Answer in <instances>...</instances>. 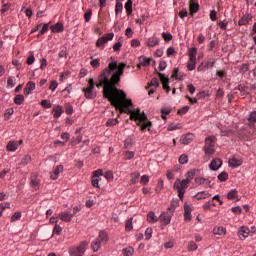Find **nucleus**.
<instances>
[{"mask_svg":"<svg viewBox=\"0 0 256 256\" xmlns=\"http://www.w3.org/2000/svg\"><path fill=\"white\" fill-rule=\"evenodd\" d=\"M25 101V96L18 94L14 98L15 105H23V102Z\"/></svg>","mask_w":256,"mask_h":256,"instance_id":"obj_33","label":"nucleus"},{"mask_svg":"<svg viewBox=\"0 0 256 256\" xmlns=\"http://www.w3.org/2000/svg\"><path fill=\"white\" fill-rule=\"evenodd\" d=\"M219 181H227L229 179V174L227 172H222L218 175Z\"/></svg>","mask_w":256,"mask_h":256,"instance_id":"obj_48","label":"nucleus"},{"mask_svg":"<svg viewBox=\"0 0 256 256\" xmlns=\"http://www.w3.org/2000/svg\"><path fill=\"white\" fill-rule=\"evenodd\" d=\"M217 143V137L208 136L205 138L204 153L206 155H213L215 153V144Z\"/></svg>","mask_w":256,"mask_h":256,"instance_id":"obj_3","label":"nucleus"},{"mask_svg":"<svg viewBox=\"0 0 256 256\" xmlns=\"http://www.w3.org/2000/svg\"><path fill=\"white\" fill-rule=\"evenodd\" d=\"M108 242L109 234L106 231H100L98 237L91 242L90 247L92 251L97 252L101 249L102 245H107Z\"/></svg>","mask_w":256,"mask_h":256,"instance_id":"obj_2","label":"nucleus"},{"mask_svg":"<svg viewBox=\"0 0 256 256\" xmlns=\"http://www.w3.org/2000/svg\"><path fill=\"white\" fill-rule=\"evenodd\" d=\"M21 219V212H15L11 217V223H15V221H19Z\"/></svg>","mask_w":256,"mask_h":256,"instance_id":"obj_47","label":"nucleus"},{"mask_svg":"<svg viewBox=\"0 0 256 256\" xmlns=\"http://www.w3.org/2000/svg\"><path fill=\"white\" fill-rule=\"evenodd\" d=\"M188 55H189V59H197V48H195V47L191 48L189 50Z\"/></svg>","mask_w":256,"mask_h":256,"instance_id":"obj_39","label":"nucleus"},{"mask_svg":"<svg viewBox=\"0 0 256 256\" xmlns=\"http://www.w3.org/2000/svg\"><path fill=\"white\" fill-rule=\"evenodd\" d=\"M157 45H159V38L153 36L148 39L147 47H157Z\"/></svg>","mask_w":256,"mask_h":256,"instance_id":"obj_22","label":"nucleus"},{"mask_svg":"<svg viewBox=\"0 0 256 256\" xmlns=\"http://www.w3.org/2000/svg\"><path fill=\"white\" fill-rule=\"evenodd\" d=\"M197 248H198V246L195 242L192 241V242L189 243L188 249L190 251H197Z\"/></svg>","mask_w":256,"mask_h":256,"instance_id":"obj_57","label":"nucleus"},{"mask_svg":"<svg viewBox=\"0 0 256 256\" xmlns=\"http://www.w3.org/2000/svg\"><path fill=\"white\" fill-rule=\"evenodd\" d=\"M58 85L59 84L57 83V81L52 80L50 83L49 89H51V91H55V89H57Z\"/></svg>","mask_w":256,"mask_h":256,"instance_id":"obj_60","label":"nucleus"},{"mask_svg":"<svg viewBox=\"0 0 256 256\" xmlns=\"http://www.w3.org/2000/svg\"><path fill=\"white\" fill-rule=\"evenodd\" d=\"M195 67H197V59L189 58L188 63H187L188 71L195 70Z\"/></svg>","mask_w":256,"mask_h":256,"instance_id":"obj_24","label":"nucleus"},{"mask_svg":"<svg viewBox=\"0 0 256 256\" xmlns=\"http://www.w3.org/2000/svg\"><path fill=\"white\" fill-rule=\"evenodd\" d=\"M159 77H160V81L163 85V89L169 93V91H171V88L169 87V78H166L165 75L158 73Z\"/></svg>","mask_w":256,"mask_h":256,"instance_id":"obj_15","label":"nucleus"},{"mask_svg":"<svg viewBox=\"0 0 256 256\" xmlns=\"http://www.w3.org/2000/svg\"><path fill=\"white\" fill-rule=\"evenodd\" d=\"M13 113H15V111L13 110V108H8L5 112V118L9 119V117H11V115H13Z\"/></svg>","mask_w":256,"mask_h":256,"instance_id":"obj_59","label":"nucleus"},{"mask_svg":"<svg viewBox=\"0 0 256 256\" xmlns=\"http://www.w3.org/2000/svg\"><path fill=\"white\" fill-rule=\"evenodd\" d=\"M232 213H235L236 215H241L243 213V209H241L240 206L233 207L231 209Z\"/></svg>","mask_w":256,"mask_h":256,"instance_id":"obj_52","label":"nucleus"},{"mask_svg":"<svg viewBox=\"0 0 256 256\" xmlns=\"http://www.w3.org/2000/svg\"><path fill=\"white\" fill-rule=\"evenodd\" d=\"M210 19H211V21H217V11L216 10L210 11Z\"/></svg>","mask_w":256,"mask_h":256,"instance_id":"obj_58","label":"nucleus"},{"mask_svg":"<svg viewBox=\"0 0 256 256\" xmlns=\"http://www.w3.org/2000/svg\"><path fill=\"white\" fill-rule=\"evenodd\" d=\"M125 229L126 231H133V218H130L126 221Z\"/></svg>","mask_w":256,"mask_h":256,"instance_id":"obj_38","label":"nucleus"},{"mask_svg":"<svg viewBox=\"0 0 256 256\" xmlns=\"http://www.w3.org/2000/svg\"><path fill=\"white\" fill-rule=\"evenodd\" d=\"M190 15H194V13H197L199 11V3L195 2V0L190 1Z\"/></svg>","mask_w":256,"mask_h":256,"instance_id":"obj_20","label":"nucleus"},{"mask_svg":"<svg viewBox=\"0 0 256 256\" xmlns=\"http://www.w3.org/2000/svg\"><path fill=\"white\" fill-rule=\"evenodd\" d=\"M184 219L185 221H191V205L184 204Z\"/></svg>","mask_w":256,"mask_h":256,"instance_id":"obj_18","label":"nucleus"},{"mask_svg":"<svg viewBox=\"0 0 256 256\" xmlns=\"http://www.w3.org/2000/svg\"><path fill=\"white\" fill-rule=\"evenodd\" d=\"M92 15H93V11L91 9L87 10V12L84 14V19L86 23H89L91 21Z\"/></svg>","mask_w":256,"mask_h":256,"instance_id":"obj_43","label":"nucleus"},{"mask_svg":"<svg viewBox=\"0 0 256 256\" xmlns=\"http://www.w3.org/2000/svg\"><path fill=\"white\" fill-rule=\"evenodd\" d=\"M193 177H195V170H190V171H188V173L186 175V179H184V180L188 181V183H191V179H193Z\"/></svg>","mask_w":256,"mask_h":256,"instance_id":"obj_42","label":"nucleus"},{"mask_svg":"<svg viewBox=\"0 0 256 256\" xmlns=\"http://www.w3.org/2000/svg\"><path fill=\"white\" fill-rule=\"evenodd\" d=\"M189 187V180H182L181 179H176L174 182V189L178 191V197L179 199H183L185 195V189Z\"/></svg>","mask_w":256,"mask_h":256,"instance_id":"obj_4","label":"nucleus"},{"mask_svg":"<svg viewBox=\"0 0 256 256\" xmlns=\"http://www.w3.org/2000/svg\"><path fill=\"white\" fill-rule=\"evenodd\" d=\"M195 183H197V185H206V186L211 185V181L201 177L196 178Z\"/></svg>","mask_w":256,"mask_h":256,"instance_id":"obj_31","label":"nucleus"},{"mask_svg":"<svg viewBox=\"0 0 256 256\" xmlns=\"http://www.w3.org/2000/svg\"><path fill=\"white\" fill-rule=\"evenodd\" d=\"M105 43H107V40L105 37H101L96 41V47H98V49H105Z\"/></svg>","mask_w":256,"mask_h":256,"instance_id":"obj_30","label":"nucleus"},{"mask_svg":"<svg viewBox=\"0 0 256 256\" xmlns=\"http://www.w3.org/2000/svg\"><path fill=\"white\" fill-rule=\"evenodd\" d=\"M236 89L238 91H240V93H242V95H246L247 94V86H243V85H238V87H236Z\"/></svg>","mask_w":256,"mask_h":256,"instance_id":"obj_51","label":"nucleus"},{"mask_svg":"<svg viewBox=\"0 0 256 256\" xmlns=\"http://www.w3.org/2000/svg\"><path fill=\"white\" fill-rule=\"evenodd\" d=\"M147 221L148 223H157L159 221V218H157L155 212H149L147 214Z\"/></svg>","mask_w":256,"mask_h":256,"instance_id":"obj_25","label":"nucleus"},{"mask_svg":"<svg viewBox=\"0 0 256 256\" xmlns=\"http://www.w3.org/2000/svg\"><path fill=\"white\" fill-rule=\"evenodd\" d=\"M59 173H63V165L56 166L54 171L50 173V178L53 179V181L59 179Z\"/></svg>","mask_w":256,"mask_h":256,"instance_id":"obj_16","label":"nucleus"},{"mask_svg":"<svg viewBox=\"0 0 256 256\" xmlns=\"http://www.w3.org/2000/svg\"><path fill=\"white\" fill-rule=\"evenodd\" d=\"M89 243L87 241L80 242L79 246H74L69 249V254L71 256H83L85 255V250L87 249Z\"/></svg>","mask_w":256,"mask_h":256,"instance_id":"obj_6","label":"nucleus"},{"mask_svg":"<svg viewBox=\"0 0 256 256\" xmlns=\"http://www.w3.org/2000/svg\"><path fill=\"white\" fill-rule=\"evenodd\" d=\"M125 67L127 64L120 63L117 61H112L108 64L102 73L99 75V83L96 84V87H104L103 97L108 99L111 105L116 109H119L120 113H127L130 115V121H135L136 125L140 127L141 131H151V121L147 119V115L144 112L141 113V109H136L135 111L129 109L133 103L131 100L127 99V94L125 91L118 89L121 85V77L125 73Z\"/></svg>","mask_w":256,"mask_h":256,"instance_id":"obj_1","label":"nucleus"},{"mask_svg":"<svg viewBox=\"0 0 256 256\" xmlns=\"http://www.w3.org/2000/svg\"><path fill=\"white\" fill-rule=\"evenodd\" d=\"M7 85L11 89H13V87H15V77H13V76L9 77L7 80Z\"/></svg>","mask_w":256,"mask_h":256,"instance_id":"obj_49","label":"nucleus"},{"mask_svg":"<svg viewBox=\"0 0 256 256\" xmlns=\"http://www.w3.org/2000/svg\"><path fill=\"white\" fill-rule=\"evenodd\" d=\"M243 160L239 156H233L231 159H229V167H233L235 169L236 167H240L242 165Z\"/></svg>","mask_w":256,"mask_h":256,"instance_id":"obj_12","label":"nucleus"},{"mask_svg":"<svg viewBox=\"0 0 256 256\" xmlns=\"http://www.w3.org/2000/svg\"><path fill=\"white\" fill-rule=\"evenodd\" d=\"M139 177H141V174L139 172H134L131 174V180H130V184L131 185H135L139 182Z\"/></svg>","mask_w":256,"mask_h":256,"instance_id":"obj_26","label":"nucleus"},{"mask_svg":"<svg viewBox=\"0 0 256 256\" xmlns=\"http://www.w3.org/2000/svg\"><path fill=\"white\" fill-rule=\"evenodd\" d=\"M133 252H134L133 247H127L122 250V253L124 256H131L133 255Z\"/></svg>","mask_w":256,"mask_h":256,"instance_id":"obj_40","label":"nucleus"},{"mask_svg":"<svg viewBox=\"0 0 256 256\" xmlns=\"http://www.w3.org/2000/svg\"><path fill=\"white\" fill-rule=\"evenodd\" d=\"M151 59L147 58V57H142L140 58V65H142L143 67H147V65L151 64Z\"/></svg>","mask_w":256,"mask_h":256,"instance_id":"obj_37","label":"nucleus"},{"mask_svg":"<svg viewBox=\"0 0 256 256\" xmlns=\"http://www.w3.org/2000/svg\"><path fill=\"white\" fill-rule=\"evenodd\" d=\"M140 183H142L143 185H147V183H149V176L147 175L141 176Z\"/></svg>","mask_w":256,"mask_h":256,"instance_id":"obj_56","label":"nucleus"},{"mask_svg":"<svg viewBox=\"0 0 256 256\" xmlns=\"http://www.w3.org/2000/svg\"><path fill=\"white\" fill-rule=\"evenodd\" d=\"M189 111V106H184L182 109L178 110V115H185Z\"/></svg>","mask_w":256,"mask_h":256,"instance_id":"obj_62","label":"nucleus"},{"mask_svg":"<svg viewBox=\"0 0 256 256\" xmlns=\"http://www.w3.org/2000/svg\"><path fill=\"white\" fill-rule=\"evenodd\" d=\"M119 123V120L116 118V119H108V121L106 122V125L107 127H113L115 125H117Z\"/></svg>","mask_w":256,"mask_h":256,"instance_id":"obj_41","label":"nucleus"},{"mask_svg":"<svg viewBox=\"0 0 256 256\" xmlns=\"http://www.w3.org/2000/svg\"><path fill=\"white\" fill-rule=\"evenodd\" d=\"M59 217L61 221H64V223H71V220L73 219V214L71 212H61L59 214Z\"/></svg>","mask_w":256,"mask_h":256,"instance_id":"obj_14","label":"nucleus"},{"mask_svg":"<svg viewBox=\"0 0 256 256\" xmlns=\"http://www.w3.org/2000/svg\"><path fill=\"white\" fill-rule=\"evenodd\" d=\"M176 207H177V203H172L168 208V211L160 215L159 220L162 223H164V225H169V223H171V217H173Z\"/></svg>","mask_w":256,"mask_h":256,"instance_id":"obj_5","label":"nucleus"},{"mask_svg":"<svg viewBox=\"0 0 256 256\" xmlns=\"http://www.w3.org/2000/svg\"><path fill=\"white\" fill-rule=\"evenodd\" d=\"M152 235H153V228H147L145 230V240L149 241V239H151Z\"/></svg>","mask_w":256,"mask_h":256,"instance_id":"obj_44","label":"nucleus"},{"mask_svg":"<svg viewBox=\"0 0 256 256\" xmlns=\"http://www.w3.org/2000/svg\"><path fill=\"white\" fill-rule=\"evenodd\" d=\"M162 38L164 41H171L173 39V35L171 33H162Z\"/></svg>","mask_w":256,"mask_h":256,"instance_id":"obj_53","label":"nucleus"},{"mask_svg":"<svg viewBox=\"0 0 256 256\" xmlns=\"http://www.w3.org/2000/svg\"><path fill=\"white\" fill-rule=\"evenodd\" d=\"M21 143H23V141L21 140H10L6 146L7 151H17V149H19Z\"/></svg>","mask_w":256,"mask_h":256,"instance_id":"obj_10","label":"nucleus"},{"mask_svg":"<svg viewBox=\"0 0 256 256\" xmlns=\"http://www.w3.org/2000/svg\"><path fill=\"white\" fill-rule=\"evenodd\" d=\"M35 90V82H31L29 81L26 84V88L24 90L25 95H29V93H31V91Z\"/></svg>","mask_w":256,"mask_h":256,"instance_id":"obj_27","label":"nucleus"},{"mask_svg":"<svg viewBox=\"0 0 256 256\" xmlns=\"http://www.w3.org/2000/svg\"><path fill=\"white\" fill-rule=\"evenodd\" d=\"M214 235H225L227 233V229L223 226L215 227L213 229Z\"/></svg>","mask_w":256,"mask_h":256,"instance_id":"obj_28","label":"nucleus"},{"mask_svg":"<svg viewBox=\"0 0 256 256\" xmlns=\"http://www.w3.org/2000/svg\"><path fill=\"white\" fill-rule=\"evenodd\" d=\"M123 11V3L116 2L115 5V15L118 16Z\"/></svg>","mask_w":256,"mask_h":256,"instance_id":"obj_35","label":"nucleus"},{"mask_svg":"<svg viewBox=\"0 0 256 256\" xmlns=\"http://www.w3.org/2000/svg\"><path fill=\"white\" fill-rule=\"evenodd\" d=\"M99 181H100V179L97 177V175L92 176V185L94 187L99 188Z\"/></svg>","mask_w":256,"mask_h":256,"instance_id":"obj_50","label":"nucleus"},{"mask_svg":"<svg viewBox=\"0 0 256 256\" xmlns=\"http://www.w3.org/2000/svg\"><path fill=\"white\" fill-rule=\"evenodd\" d=\"M195 197L196 199H198V201H200L201 199H207L208 197H211V195L207 191H202V192H198L195 195Z\"/></svg>","mask_w":256,"mask_h":256,"instance_id":"obj_29","label":"nucleus"},{"mask_svg":"<svg viewBox=\"0 0 256 256\" xmlns=\"http://www.w3.org/2000/svg\"><path fill=\"white\" fill-rule=\"evenodd\" d=\"M61 231H63V228H61V226L56 224L54 226L53 233H55V235H61Z\"/></svg>","mask_w":256,"mask_h":256,"instance_id":"obj_54","label":"nucleus"},{"mask_svg":"<svg viewBox=\"0 0 256 256\" xmlns=\"http://www.w3.org/2000/svg\"><path fill=\"white\" fill-rule=\"evenodd\" d=\"M93 89H95V81L90 78L88 81V86L83 88L84 97H86V99H95V97H97V93H95Z\"/></svg>","mask_w":256,"mask_h":256,"instance_id":"obj_7","label":"nucleus"},{"mask_svg":"<svg viewBox=\"0 0 256 256\" xmlns=\"http://www.w3.org/2000/svg\"><path fill=\"white\" fill-rule=\"evenodd\" d=\"M124 157H125V159H133V157H135V153L127 151V152H125Z\"/></svg>","mask_w":256,"mask_h":256,"instance_id":"obj_63","label":"nucleus"},{"mask_svg":"<svg viewBox=\"0 0 256 256\" xmlns=\"http://www.w3.org/2000/svg\"><path fill=\"white\" fill-rule=\"evenodd\" d=\"M30 185L32 188L35 189V191H38L41 187V178H39V175L37 174H31L30 176Z\"/></svg>","mask_w":256,"mask_h":256,"instance_id":"obj_8","label":"nucleus"},{"mask_svg":"<svg viewBox=\"0 0 256 256\" xmlns=\"http://www.w3.org/2000/svg\"><path fill=\"white\" fill-rule=\"evenodd\" d=\"M192 139H193V135L187 134V135L183 138L182 143H183L184 145H189V144L191 143V140H192Z\"/></svg>","mask_w":256,"mask_h":256,"instance_id":"obj_45","label":"nucleus"},{"mask_svg":"<svg viewBox=\"0 0 256 256\" xmlns=\"http://www.w3.org/2000/svg\"><path fill=\"white\" fill-rule=\"evenodd\" d=\"M222 165H223V161L219 158H216V159L211 161L210 169L212 171H217Z\"/></svg>","mask_w":256,"mask_h":256,"instance_id":"obj_17","label":"nucleus"},{"mask_svg":"<svg viewBox=\"0 0 256 256\" xmlns=\"http://www.w3.org/2000/svg\"><path fill=\"white\" fill-rule=\"evenodd\" d=\"M251 233V230H249V227L242 226L238 231V237L243 241L249 237V234Z\"/></svg>","mask_w":256,"mask_h":256,"instance_id":"obj_11","label":"nucleus"},{"mask_svg":"<svg viewBox=\"0 0 256 256\" xmlns=\"http://www.w3.org/2000/svg\"><path fill=\"white\" fill-rule=\"evenodd\" d=\"M41 105L42 107H44V109H51V102H49L48 100H42Z\"/></svg>","mask_w":256,"mask_h":256,"instance_id":"obj_55","label":"nucleus"},{"mask_svg":"<svg viewBox=\"0 0 256 256\" xmlns=\"http://www.w3.org/2000/svg\"><path fill=\"white\" fill-rule=\"evenodd\" d=\"M124 7L127 15H131L133 13V0H127Z\"/></svg>","mask_w":256,"mask_h":256,"instance_id":"obj_23","label":"nucleus"},{"mask_svg":"<svg viewBox=\"0 0 256 256\" xmlns=\"http://www.w3.org/2000/svg\"><path fill=\"white\" fill-rule=\"evenodd\" d=\"M179 163L181 165H185L187 163H189V157L186 154H182L179 159H178Z\"/></svg>","mask_w":256,"mask_h":256,"instance_id":"obj_36","label":"nucleus"},{"mask_svg":"<svg viewBox=\"0 0 256 256\" xmlns=\"http://www.w3.org/2000/svg\"><path fill=\"white\" fill-rule=\"evenodd\" d=\"M90 65H91V67H93L94 69H98V67L100 66V60H99V58H97V59H92V60L90 61Z\"/></svg>","mask_w":256,"mask_h":256,"instance_id":"obj_46","label":"nucleus"},{"mask_svg":"<svg viewBox=\"0 0 256 256\" xmlns=\"http://www.w3.org/2000/svg\"><path fill=\"white\" fill-rule=\"evenodd\" d=\"M52 33H63L64 27L63 23L57 22L55 25L50 27Z\"/></svg>","mask_w":256,"mask_h":256,"instance_id":"obj_19","label":"nucleus"},{"mask_svg":"<svg viewBox=\"0 0 256 256\" xmlns=\"http://www.w3.org/2000/svg\"><path fill=\"white\" fill-rule=\"evenodd\" d=\"M159 87V79L158 78H153L150 83H148V87L146 89H150L148 92V95H153L155 93V89Z\"/></svg>","mask_w":256,"mask_h":256,"instance_id":"obj_9","label":"nucleus"},{"mask_svg":"<svg viewBox=\"0 0 256 256\" xmlns=\"http://www.w3.org/2000/svg\"><path fill=\"white\" fill-rule=\"evenodd\" d=\"M105 179H107V181H112L113 179V172L111 171H107L104 175Z\"/></svg>","mask_w":256,"mask_h":256,"instance_id":"obj_64","label":"nucleus"},{"mask_svg":"<svg viewBox=\"0 0 256 256\" xmlns=\"http://www.w3.org/2000/svg\"><path fill=\"white\" fill-rule=\"evenodd\" d=\"M248 121H249L250 123H256V111H254V112H252V113L250 114V117H249Z\"/></svg>","mask_w":256,"mask_h":256,"instance_id":"obj_61","label":"nucleus"},{"mask_svg":"<svg viewBox=\"0 0 256 256\" xmlns=\"http://www.w3.org/2000/svg\"><path fill=\"white\" fill-rule=\"evenodd\" d=\"M64 107H65V114L66 115H73V112H74L73 105H71L69 103H66Z\"/></svg>","mask_w":256,"mask_h":256,"instance_id":"obj_34","label":"nucleus"},{"mask_svg":"<svg viewBox=\"0 0 256 256\" xmlns=\"http://www.w3.org/2000/svg\"><path fill=\"white\" fill-rule=\"evenodd\" d=\"M239 197V192L236 189L231 190L227 194V199H237Z\"/></svg>","mask_w":256,"mask_h":256,"instance_id":"obj_32","label":"nucleus"},{"mask_svg":"<svg viewBox=\"0 0 256 256\" xmlns=\"http://www.w3.org/2000/svg\"><path fill=\"white\" fill-rule=\"evenodd\" d=\"M53 117L55 119H59V117H61V115H63L64 111H63V107L62 106H56L53 108Z\"/></svg>","mask_w":256,"mask_h":256,"instance_id":"obj_21","label":"nucleus"},{"mask_svg":"<svg viewBox=\"0 0 256 256\" xmlns=\"http://www.w3.org/2000/svg\"><path fill=\"white\" fill-rule=\"evenodd\" d=\"M253 20V16L251 14L243 15L239 21L238 25L239 27H242V25H249V22Z\"/></svg>","mask_w":256,"mask_h":256,"instance_id":"obj_13","label":"nucleus"}]
</instances>
